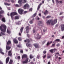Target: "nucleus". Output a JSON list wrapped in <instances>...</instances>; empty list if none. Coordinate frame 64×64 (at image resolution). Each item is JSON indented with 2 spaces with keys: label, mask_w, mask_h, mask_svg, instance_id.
<instances>
[{
  "label": "nucleus",
  "mask_w": 64,
  "mask_h": 64,
  "mask_svg": "<svg viewBox=\"0 0 64 64\" xmlns=\"http://www.w3.org/2000/svg\"><path fill=\"white\" fill-rule=\"evenodd\" d=\"M51 24L52 25H54V24H55L57 22V19H56L54 20H48L46 22V24L47 25H50L51 24Z\"/></svg>",
  "instance_id": "nucleus-1"
},
{
  "label": "nucleus",
  "mask_w": 64,
  "mask_h": 64,
  "mask_svg": "<svg viewBox=\"0 0 64 64\" xmlns=\"http://www.w3.org/2000/svg\"><path fill=\"white\" fill-rule=\"evenodd\" d=\"M6 26L4 24H2L0 26V30L4 32H6Z\"/></svg>",
  "instance_id": "nucleus-2"
},
{
  "label": "nucleus",
  "mask_w": 64,
  "mask_h": 64,
  "mask_svg": "<svg viewBox=\"0 0 64 64\" xmlns=\"http://www.w3.org/2000/svg\"><path fill=\"white\" fill-rule=\"evenodd\" d=\"M17 14V13L16 12H12L10 14L11 18H12V19H13V16H14V15H16Z\"/></svg>",
  "instance_id": "nucleus-3"
},
{
  "label": "nucleus",
  "mask_w": 64,
  "mask_h": 64,
  "mask_svg": "<svg viewBox=\"0 0 64 64\" xmlns=\"http://www.w3.org/2000/svg\"><path fill=\"white\" fill-rule=\"evenodd\" d=\"M33 41V40H32V39L31 38H30L29 39H26V40H24V42H27L28 43H30V41H31L32 42Z\"/></svg>",
  "instance_id": "nucleus-4"
},
{
  "label": "nucleus",
  "mask_w": 64,
  "mask_h": 64,
  "mask_svg": "<svg viewBox=\"0 0 64 64\" xmlns=\"http://www.w3.org/2000/svg\"><path fill=\"white\" fill-rule=\"evenodd\" d=\"M34 46L36 48H37V49H38L40 48V46L37 44H34Z\"/></svg>",
  "instance_id": "nucleus-5"
},
{
  "label": "nucleus",
  "mask_w": 64,
  "mask_h": 64,
  "mask_svg": "<svg viewBox=\"0 0 64 64\" xmlns=\"http://www.w3.org/2000/svg\"><path fill=\"white\" fill-rule=\"evenodd\" d=\"M29 7V5L28 4H26L24 6V8L25 9H28Z\"/></svg>",
  "instance_id": "nucleus-6"
},
{
  "label": "nucleus",
  "mask_w": 64,
  "mask_h": 64,
  "mask_svg": "<svg viewBox=\"0 0 64 64\" xmlns=\"http://www.w3.org/2000/svg\"><path fill=\"white\" fill-rule=\"evenodd\" d=\"M26 33H28V32H29V30L31 29V28H29V26H27L26 27Z\"/></svg>",
  "instance_id": "nucleus-7"
},
{
  "label": "nucleus",
  "mask_w": 64,
  "mask_h": 64,
  "mask_svg": "<svg viewBox=\"0 0 64 64\" xmlns=\"http://www.w3.org/2000/svg\"><path fill=\"white\" fill-rule=\"evenodd\" d=\"M23 10L21 8H20L18 10V12L20 14H22Z\"/></svg>",
  "instance_id": "nucleus-8"
},
{
  "label": "nucleus",
  "mask_w": 64,
  "mask_h": 64,
  "mask_svg": "<svg viewBox=\"0 0 64 64\" xmlns=\"http://www.w3.org/2000/svg\"><path fill=\"white\" fill-rule=\"evenodd\" d=\"M37 36L38 37L37 38L35 37V38L36 39H40L41 37V36L39 35L38 34H37Z\"/></svg>",
  "instance_id": "nucleus-9"
},
{
  "label": "nucleus",
  "mask_w": 64,
  "mask_h": 64,
  "mask_svg": "<svg viewBox=\"0 0 64 64\" xmlns=\"http://www.w3.org/2000/svg\"><path fill=\"white\" fill-rule=\"evenodd\" d=\"M22 1H24V3H25L26 2V0H19L18 2V3H20V2H22Z\"/></svg>",
  "instance_id": "nucleus-10"
},
{
  "label": "nucleus",
  "mask_w": 64,
  "mask_h": 64,
  "mask_svg": "<svg viewBox=\"0 0 64 64\" xmlns=\"http://www.w3.org/2000/svg\"><path fill=\"white\" fill-rule=\"evenodd\" d=\"M12 55V52L11 50H10L8 52V55L10 56H11Z\"/></svg>",
  "instance_id": "nucleus-11"
},
{
  "label": "nucleus",
  "mask_w": 64,
  "mask_h": 64,
  "mask_svg": "<svg viewBox=\"0 0 64 64\" xmlns=\"http://www.w3.org/2000/svg\"><path fill=\"white\" fill-rule=\"evenodd\" d=\"M9 59H10V58H9V57H8L6 58V64L8 63V62L9 61Z\"/></svg>",
  "instance_id": "nucleus-12"
},
{
  "label": "nucleus",
  "mask_w": 64,
  "mask_h": 64,
  "mask_svg": "<svg viewBox=\"0 0 64 64\" xmlns=\"http://www.w3.org/2000/svg\"><path fill=\"white\" fill-rule=\"evenodd\" d=\"M28 60H29V58H27L25 61L22 62L23 63V64L26 63H27V62H28Z\"/></svg>",
  "instance_id": "nucleus-13"
},
{
  "label": "nucleus",
  "mask_w": 64,
  "mask_h": 64,
  "mask_svg": "<svg viewBox=\"0 0 64 64\" xmlns=\"http://www.w3.org/2000/svg\"><path fill=\"white\" fill-rule=\"evenodd\" d=\"M13 41L14 43H16V44H17V43H18V41L16 39H14Z\"/></svg>",
  "instance_id": "nucleus-14"
},
{
  "label": "nucleus",
  "mask_w": 64,
  "mask_h": 64,
  "mask_svg": "<svg viewBox=\"0 0 64 64\" xmlns=\"http://www.w3.org/2000/svg\"><path fill=\"white\" fill-rule=\"evenodd\" d=\"M27 55L26 54H23L22 56V59L24 58H27Z\"/></svg>",
  "instance_id": "nucleus-15"
},
{
  "label": "nucleus",
  "mask_w": 64,
  "mask_h": 64,
  "mask_svg": "<svg viewBox=\"0 0 64 64\" xmlns=\"http://www.w3.org/2000/svg\"><path fill=\"white\" fill-rule=\"evenodd\" d=\"M6 44L7 45H9L10 44H11V42L10 40H8V42H7Z\"/></svg>",
  "instance_id": "nucleus-16"
},
{
  "label": "nucleus",
  "mask_w": 64,
  "mask_h": 64,
  "mask_svg": "<svg viewBox=\"0 0 64 64\" xmlns=\"http://www.w3.org/2000/svg\"><path fill=\"white\" fill-rule=\"evenodd\" d=\"M11 47L8 46H6V48L7 50H10V49H11Z\"/></svg>",
  "instance_id": "nucleus-17"
},
{
  "label": "nucleus",
  "mask_w": 64,
  "mask_h": 64,
  "mask_svg": "<svg viewBox=\"0 0 64 64\" xmlns=\"http://www.w3.org/2000/svg\"><path fill=\"white\" fill-rule=\"evenodd\" d=\"M52 42H53V41H51L50 42H48L46 44L47 46H48V45H50V44H51V43H52Z\"/></svg>",
  "instance_id": "nucleus-18"
},
{
  "label": "nucleus",
  "mask_w": 64,
  "mask_h": 64,
  "mask_svg": "<svg viewBox=\"0 0 64 64\" xmlns=\"http://www.w3.org/2000/svg\"><path fill=\"white\" fill-rule=\"evenodd\" d=\"M47 14H48V11L47 10H46L45 12H44V15L46 16Z\"/></svg>",
  "instance_id": "nucleus-19"
},
{
  "label": "nucleus",
  "mask_w": 64,
  "mask_h": 64,
  "mask_svg": "<svg viewBox=\"0 0 64 64\" xmlns=\"http://www.w3.org/2000/svg\"><path fill=\"white\" fill-rule=\"evenodd\" d=\"M42 21H39L38 22V25L39 26H40V25L41 24H42Z\"/></svg>",
  "instance_id": "nucleus-20"
},
{
  "label": "nucleus",
  "mask_w": 64,
  "mask_h": 64,
  "mask_svg": "<svg viewBox=\"0 0 64 64\" xmlns=\"http://www.w3.org/2000/svg\"><path fill=\"white\" fill-rule=\"evenodd\" d=\"M2 20L4 22H6V20H5V18H3L2 19Z\"/></svg>",
  "instance_id": "nucleus-21"
},
{
  "label": "nucleus",
  "mask_w": 64,
  "mask_h": 64,
  "mask_svg": "<svg viewBox=\"0 0 64 64\" xmlns=\"http://www.w3.org/2000/svg\"><path fill=\"white\" fill-rule=\"evenodd\" d=\"M13 60H10V62H9V64H12V63H13Z\"/></svg>",
  "instance_id": "nucleus-22"
},
{
  "label": "nucleus",
  "mask_w": 64,
  "mask_h": 64,
  "mask_svg": "<svg viewBox=\"0 0 64 64\" xmlns=\"http://www.w3.org/2000/svg\"><path fill=\"white\" fill-rule=\"evenodd\" d=\"M15 18L14 20H17L18 19H19V16H15L14 17Z\"/></svg>",
  "instance_id": "nucleus-23"
},
{
  "label": "nucleus",
  "mask_w": 64,
  "mask_h": 64,
  "mask_svg": "<svg viewBox=\"0 0 64 64\" xmlns=\"http://www.w3.org/2000/svg\"><path fill=\"white\" fill-rule=\"evenodd\" d=\"M4 5H6V6H10V4H8L7 3H4Z\"/></svg>",
  "instance_id": "nucleus-24"
},
{
  "label": "nucleus",
  "mask_w": 64,
  "mask_h": 64,
  "mask_svg": "<svg viewBox=\"0 0 64 64\" xmlns=\"http://www.w3.org/2000/svg\"><path fill=\"white\" fill-rule=\"evenodd\" d=\"M30 59H32V58H34V56H32V54H30Z\"/></svg>",
  "instance_id": "nucleus-25"
},
{
  "label": "nucleus",
  "mask_w": 64,
  "mask_h": 64,
  "mask_svg": "<svg viewBox=\"0 0 64 64\" xmlns=\"http://www.w3.org/2000/svg\"><path fill=\"white\" fill-rule=\"evenodd\" d=\"M24 28L23 27L21 28L20 29V32L21 33H22V32H23V30Z\"/></svg>",
  "instance_id": "nucleus-26"
},
{
  "label": "nucleus",
  "mask_w": 64,
  "mask_h": 64,
  "mask_svg": "<svg viewBox=\"0 0 64 64\" xmlns=\"http://www.w3.org/2000/svg\"><path fill=\"white\" fill-rule=\"evenodd\" d=\"M60 39H56V40L55 41V42H60Z\"/></svg>",
  "instance_id": "nucleus-27"
},
{
  "label": "nucleus",
  "mask_w": 64,
  "mask_h": 64,
  "mask_svg": "<svg viewBox=\"0 0 64 64\" xmlns=\"http://www.w3.org/2000/svg\"><path fill=\"white\" fill-rule=\"evenodd\" d=\"M4 12L3 10H2L0 11V14H3Z\"/></svg>",
  "instance_id": "nucleus-28"
},
{
  "label": "nucleus",
  "mask_w": 64,
  "mask_h": 64,
  "mask_svg": "<svg viewBox=\"0 0 64 64\" xmlns=\"http://www.w3.org/2000/svg\"><path fill=\"white\" fill-rule=\"evenodd\" d=\"M7 32L8 34H10V33H11V31H10L9 30H7Z\"/></svg>",
  "instance_id": "nucleus-29"
},
{
  "label": "nucleus",
  "mask_w": 64,
  "mask_h": 64,
  "mask_svg": "<svg viewBox=\"0 0 64 64\" xmlns=\"http://www.w3.org/2000/svg\"><path fill=\"white\" fill-rule=\"evenodd\" d=\"M18 40H19V41H22V39L20 37H19L18 38Z\"/></svg>",
  "instance_id": "nucleus-30"
},
{
  "label": "nucleus",
  "mask_w": 64,
  "mask_h": 64,
  "mask_svg": "<svg viewBox=\"0 0 64 64\" xmlns=\"http://www.w3.org/2000/svg\"><path fill=\"white\" fill-rule=\"evenodd\" d=\"M40 6L38 5V8H37L38 11L39 10V9L40 8Z\"/></svg>",
  "instance_id": "nucleus-31"
},
{
  "label": "nucleus",
  "mask_w": 64,
  "mask_h": 64,
  "mask_svg": "<svg viewBox=\"0 0 64 64\" xmlns=\"http://www.w3.org/2000/svg\"><path fill=\"white\" fill-rule=\"evenodd\" d=\"M15 6L16 7H20V6H19V5L18 4H15Z\"/></svg>",
  "instance_id": "nucleus-32"
},
{
  "label": "nucleus",
  "mask_w": 64,
  "mask_h": 64,
  "mask_svg": "<svg viewBox=\"0 0 64 64\" xmlns=\"http://www.w3.org/2000/svg\"><path fill=\"white\" fill-rule=\"evenodd\" d=\"M16 24L17 25H20L21 23H20V22H18L16 23Z\"/></svg>",
  "instance_id": "nucleus-33"
},
{
  "label": "nucleus",
  "mask_w": 64,
  "mask_h": 64,
  "mask_svg": "<svg viewBox=\"0 0 64 64\" xmlns=\"http://www.w3.org/2000/svg\"><path fill=\"white\" fill-rule=\"evenodd\" d=\"M54 51V50H53V49H52L50 50V52H51V53H53Z\"/></svg>",
  "instance_id": "nucleus-34"
},
{
  "label": "nucleus",
  "mask_w": 64,
  "mask_h": 64,
  "mask_svg": "<svg viewBox=\"0 0 64 64\" xmlns=\"http://www.w3.org/2000/svg\"><path fill=\"white\" fill-rule=\"evenodd\" d=\"M51 16H48L46 17V18L48 19V18H51Z\"/></svg>",
  "instance_id": "nucleus-35"
},
{
  "label": "nucleus",
  "mask_w": 64,
  "mask_h": 64,
  "mask_svg": "<svg viewBox=\"0 0 64 64\" xmlns=\"http://www.w3.org/2000/svg\"><path fill=\"white\" fill-rule=\"evenodd\" d=\"M30 24H33V22L32 20H30Z\"/></svg>",
  "instance_id": "nucleus-36"
},
{
  "label": "nucleus",
  "mask_w": 64,
  "mask_h": 64,
  "mask_svg": "<svg viewBox=\"0 0 64 64\" xmlns=\"http://www.w3.org/2000/svg\"><path fill=\"white\" fill-rule=\"evenodd\" d=\"M16 46L17 47H18L19 48L21 47V46L20 44L16 45Z\"/></svg>",
  "instance_id": "nucleus-37"
},
{
  "label": "nucleus",
  "mask_w": 64,
  "mask_h": 64,
  "mask_svg": "<svg viewBox=\"0 0 64 64\" xmlns=\"http://www.w3.org/2000/svg\"><path fill=\"white\" fill-rule=\"evenodd\" d=\"M46 42V40H44L43 41L42 43V44H44Z\"/></svg>",
  "instance_id": "nucleus-38"
},
{
  "label": "nucleus",
  "mask_w": 64,
  "mask_h": 64,
  "mask_svg": "<svg viewBox=\"0 0 64 64\" xmlns=\"http://www.w3.org/2000/svg\"><path fill=\"white\" fill-rule=\"evenodd\" d=\"M56 2L57 4H59V1L58 0H56Z\"/></svg>",
  "instance_id": "nucleus-39"
},
{
  "label": "nucleus",
  "mask_w": 64,
  "mask_h": 64,
  "mask_svg": "<svg viewBox=\"0 0 64 64\" xmlns=\"http://www.w3.org/2000/svg\"><path fill=\"white\" fill-rule=\"evenodd\" d=\"M26 45L27 47H30V44H26Z\"/></svg>",
  "instance_id": "nucleus-40"
},
{
  "label": "nucleus",
  "mask_w": 64,
  "mask_h": 64,
  "mask_svg": "<svg viewBox=\"0 0 64 64\" xmlns=\"http://www.w3.org/2000/svg\"><path fill=\"white\" fill-rule=\"evenodd\" d=\"M51 58V56H48L47 57V59H49Z\"/></svg>",
  "instance_id": "nucleus-41"
},
{
  "label": "nucleus",
  "mask_w": 64,
  "mask_h": 64,
  "mask_svg": "<svg viewBox=\"0 0 64 64\" xmlns=\"http://www.w3.org/2000/svg\"><path fill=\"white\" fill-rule=\"evenodd\" d=\"M33 30V33H35V28H34Z\"/></svg>",
  "instance_id": "nucleus-42"
},
{
  "label": "nucleus",
  "mask_w": 64,
  "mask_h": 64,
  "mask_svg": "<svg viewBox=\"0 0 64 64\" xmlns=\"http://www.w3.org/2000/svg\"><path fill=\"white\" fill-rule=\"evenodd\" d=\"M37 15V13H35L34 14V17H35Z\"/></svg>",
  "instance_id": "nucleus-43"
},
{
  "label": "nucleus",
  "mask_w": 64,
  "mask_h": 64,
  "mask_svg": "<svg viewBox=\"0 0 64 64\" xmlns=\"http://www.w3.org/2000/svg\"><path fill=\"white\" fill-rule=\"evenodd\" d=\"M56 46L57 47H59V46H60V44H58L56 45Z\"/></svg>",
  "instance_id": "nucleus-44"
},
{
  "label": "nucleus",
  "mask_w": 64,
  "mask_h": 64,
  "mask_svg": "<svg viewBox=\"0 0 64 64\" xmlns=\"http://www.w3.org/2000/svg\"><path fill=\"white\" fill-rule=\"evenodd\" d=\"M63 13V12H60V15H62Z\"/></svg>",
  "instance_id": "nucleus-45"
},
{
  "label": "nucleus",
  "mask_w": 64,
  "mask_h": 64,
  "mask_svg": "<svg viewBox=\"0 0 64 64\" xmlns=\"http://www.w3.org/2000/svg\"><path fill=\"white\" fill-rule=\"evenodd\" d=\"M32 8H31L29 10V11H32Z\"/></svg>",
  "instance_id": "nucleus-46"
},
{
  "label": "nucleus",
  "mask_w": 64,
  "mask_h": 64,
  "mask_svg": "<svg viewBox=\"0 0 64 64\" xmlns=\"http://www.w3.org/2000/svg\"><path fill=\"white\" fill-rule=\"evenodd\" d=\"M40 58V55H38L37 56V58L38 59H39V58Z\"/></svg>",
  "instance_id": "nucleus-47"
},
{
  "label": "nucleus",
  "mask_w": 64,
  "mask_h": 64,
  "mask_svg": "<svg viewBox=\"0 0 64 64\" xmlns=\"http://www.w3.org/2000/svg\"><path fill=\"white\" fill-rule=\"evenodd\" d=\"M42 5V3H40V4L38 5L39 6H41Z\"/></svg>",
  "instance_id": "nucleus-48"
},
{
  "label": "nucleus",
  "mask_w": 64,
  "mask_h": 64,
  "mask_svg": "<svg viewBox=\"0 0 64 64\" xmlns=\"http://www.w3.org/2000/svg\"><path fill=\"white\" fill-rule=\"evenodd\" d=\"M1 33L3 35H5V33H4V32H1Z\"/></svg>",
  "instance_id": "nucleus-49"
},
{
  "label": "nucleus",
  "mask_w": 64,
  "mask_h": 64,
  "mask_svg": "<svg viewBox=\"0 0 64 64\" xmlns=\"http://www.w3.org/2000/svg\"><path fill=\"white\" fill-rule=\"evenodd\" d=\"M55 45H56L55 43H54V44H52V46H55Z\"/></svg>",
  "instance_id": "nucleus-50"
},
{
  "label": "nucleus",
  "mask_w": 64,
  "mask_h": 64,
  "mask_svg": "<svg viewBox=\"0 0 64 64\" xmlns=\"http://www.w3.org/2000/svg\"><path fill=\"white\" fill-rule=\"evenodd\" d=\"M46 55H44V56H43V58L44 59V58H46Z\"/></svg>",
  "instance_id": "nucleus-51"
},
{
  "label": "nucleus",
  "mask_w": 64,
  "mask_h": 64,
  "mask_svg": "<svg viewBox=\"0 0 64 64\" xmlns=\"http://www.w3.org/2000/svg\"><path fill=\"white\" fill-rule=\"evenodd\" d=\"M43 53L44 54H46V51L45 50L44 51Z\"/></svg>",
  "instance_id": "nucleus-52"
},
{
  "label": "nucleus",
  "mask_w": 64,
  "mask_h": 64,
  "mask_svg": "<svg viewBox=\"0 0 64 64\" xmlns=\"http://www.w3.org/2000/svg\"><path fill=\"white\" fill-rule=\"evenodd\" d=\"M60 3H61V4H62V3H63V2H62V1L61 0L60 1Z\"/></svg>",
  "instance_id": "nucleus-53"
},
{
  "label": "nucleus",
  "mask_w": 64,
  "mask_h": 64,
  "mask_svg": "<svg viewBox=\"0 0 64 64\" xmlns=\"http://www.w3.org/2000/svg\"><path fill=\"white\" fill-rule=\"evenodd\" d=\"M27 13V11H25L24 12V14H26Z\"/></svg>",
  "instance_id": "nucleus-54"
},
{
  "label": "nucleus",
  "mask_w": 64,
  "mask_h": 64,
  "mask_svg": "<svg viewBox=\"0 0 64 64\" xmlns=\"http://www.w3.org/2000/svg\"><path fill=\"white\" fill-rule=\"evenodd\" d=\"M53 49V50H54V51H56V50H57V49H56V48H54Z\"/></svg>",
  "instance_id": "nucleus-55"
},
{
  "label": "nucleus",
  "mask_w": 64,
  "mask_h": 64,
  "mask_svg": "<svg viewBox=\"0 0 64 64\" xmlns=\"http://www.w3.org/2000/svg\"><path fill=\"white\" fill-rule=\"evenodd\" d=\"M20 53H23V50H20Z\"/></svg>",
  "instance_id": "nucleus-56"
},
{
  "label": "nucleus",
  "mask_w": 64,
  "mask_h": 64,
  "mask_svg": "<svg viewBox=\"0 0 64 64\" xmlns=\"http://www.w3.org/2000/svg\"><path fill=\"white\" fill-rule=\"evenodd\" d=\"M0 53H1V54H4V52H0Z\"/></svg>",
  "instance_id": "nucleus-57"
},
{
  "label": "nucleus",
  "mask_w": 64,
  "mask_h": 64,
  "mask_svg": "<svg viewBox=\"0 0 64 64\" xmlns=\"http://www.w3.org/2000/svg\"><path fill=\"white\" fill-rule=\"evenodd\" d=\"M5 1H7V2H10L9 0H5Z\"/></svg>",
  "instance_id": "nucleus-58"
},
{
  "label": "nucleus",
  "mask_w": 64,
  "mask_h": 64,
  "mask_svg": "<svg viewBox=\"0 0 64 64\" xmlns=\"http://www.w3.org/2000/svg\"><path fill=\"white\" fill-rule=\"evenodd\" d=\"M0 64H3V63L0 60Z\"/></svg>",
  "instance_id": "nucleus-59"
},
{
  "label": "nucleus",
  "mask_w": 64,
  "mask_h": 64,
  "mask_svg": "<svg viewBox=\"0 0 64 64\" xmlns=\"http://www.w3.org/2000/svg\"><path fill=\"white\" fill-rule=\"evenodd\" d=\"M11 2L12 3H14V0H10Z\"/></svg>",
  "instance_id": "nucleus-60"
},
{
  "label": "nucleus",
  "mask_w": 64,
  "mask_h": 64,
  "mask_svg": "<svg viewBox=\"0 0 64 64\" xmlns=\"http://www.w3.org/2000/svg\"><path fill=\"white\" fill-rule=\"evenodd\" d=\"M3 17V16L1 15V14H0V18H2V17Z\"/></svg>",
  "instance_id": "nucleus-61"
},
{
  "label": "nucleus",
  "mask_w": 64,
  "mask_h": 64,
  "mask_svg": "<svg viewBox=\"0 0 64 64\" xmlns=\"http://www.w3.org/2000/svg\"><path fill=\"white\" fill-rule=\"evenodd\" d=\"M39 16H40V17H41V14H39Z\"/></svg>",
  "instance_id": "nucleus-62"
},
{
  "label": "nucleus",
  "mask_w": 64,
  "mask_h": 64,
  "mask_svg": "<svg viewBox=\"0 0 64 64\" xmlns=\"http://www.w3.org/2000/svg\"><path fill=\"white\" fill-rule=\"evenodd\" d=\"M18 59H20V57L19 56H18Z\"/></svg>",
  "instance_id": "nucleus-63"
},
{
  "label": "nucleus",
  "mask_w": 64,
  "mask_h": 64,
  "mask_svg": "<svg viewBox=\"0 0 64 64\" xmlns=\"http://www.w3.org/2000/svg\"><path fill=\"white\" fill-rule=\"evenodd\" d=\"M48 64H50V61H49L48 62Z\"/></svg>",
  "instance_id": "nucleus-64"
}]
</instances>
